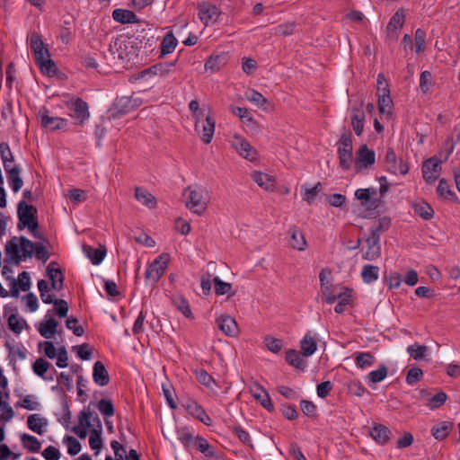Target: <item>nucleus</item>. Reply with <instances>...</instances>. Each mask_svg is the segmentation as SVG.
<instances>
[{
	"mask_svg": "<svg viewBox=\"0 0 460 460\" xmlns=\"http://www.w3.org/2000/svg\"><path fill=\"white\" fill-rule=\"evenodd\" d=\"M30 46L40 72L48 76H55L58 68L54 60L50 58L49 49L45 47L40 34L37 32L31 34Z\"/></svg>",
	"mask_w": 460,
	"mask_h": 460,
	"instance_id": "f257e3e1",
	"label": "nucleus"
},
{
	"mask_svg": "<svg viewBox=\"0 0 460 460\" xmlns=\"http://www.w3.org/2000/svg\"><path fill=\"white\" fill-rule=\"evenodd\" d=\"M17 216L19 219L17 228L19 230H23L25 227H27L29 231L39 228L38 210L33 205L21 200L17 206Z\"/></svg>",
	"mask_w": 460,
	"mask_h": 460,
	"instance_id": "f03ea898",
	"label": "nucleus"
},
{
	"mask_svg": "<svg viewBox=\"0 0 460 460\" xmlns=\"http://www.w3.org/2000/svg\"><path fill=\"white\" fill-rule=\"evenodd\" d=\"M337 145L340 166L343 170L349 171L351 168L353 163L352 137L350 134L346 132L341 134Z\"/></svg>",
	"mask_w": 460,
	"mask_h": 460,
	"instance_id": "7ed1b4c3",
	"label": "nucleus"
},
{
	"mask_svg": "<svg viewBox=\"0 0 460 460\" xmlns=\"http://www.w3.org/2000/svg\"><path fill=\"white\" fill-rule=\"evenodd\" d=\"M377 97L379 113L389 118L392 113V99L388 84L383 74H379L377 77Z\"/></svg>",
	"mask_w": 460,
	"mask_h": 460,
	"instance_id": "20e7f679",
	"label": "nucleus"
},
{
	"mask_svg": "<svg viewBox=\"0 0 460 460\" xmlns=\"http://www.w3.org/2000/svg\"><path fill=\"white\" fill-rule=\"evenodd\" d=\"M230 145L243 158L250 162H255L259 159V154L256 148L241 135L234 134L230 139Z\"/></svg>",
	"mask_w": 460,
	"mask_h": 460,
	"instance_id": "39448f33",
	"label": "nucleus"
},
{
	"mask_svg": "<svg viewBox=\"0 0 460 460\" xmlns=\"http://www.w3.org/2000/svg\"><path fill=\"white\" fill-rule=\"evenodd\" d=\"M19 242L21 243L22 256L24 258H31L34 250L35 257L38 260H41L43 262H46L49 260V253L43 243H33L25 236H20Z\"/></svg>",
	"mask_w": 460,
	"mask_h": 460,
	"instance_id": "423d86ee",
	"label": "nucleus"
},
{
	"mask_svg": "<svg viewBox=\"0 0 460 460\" xmlns=\"http://www.w3.org/2000/svg\"><path fill=\"white\" fill-rule=\"evenodd\" d=\"M69 114L75 119V124L83 126L90 118L89 106L82 98L76 97L67 102Z\"/></svg>",
	"mask_w": 460,
	"mask_h": 460,
	"instance_id": "0eeeda50",
	"label": "nucleus"
},
{
	"mask_svg": "<svg viewBox=\"0 0 460 460\" xmlns=\"http://www.w3.org/2000/svg\"><path fill=\"white\" fill-rule=\"evenodd\" d=\"M170 256L168 253L160 254L152 263H150L146 270V279H151L153 283H157L164 274Z\"/></svg>",
	"mask_w": 460,
	"mask_h": 460,
	"instance_id": "6e6552de",
	"label": "nucleus"
},
{
	"mask_svg": "<svg viewBox=\"0 0 460 460\" xmlns=\"http://www.w3.org/2000/svg\"><path fill=\"white\" fill-rule=\"evenodd\" d=\"M4 316L7 318L9 329L16 334H20L23 328H29L25 319H19L18 308L15 305H5L4 306Z\"/></svg>",
	"mask_w": 460,
	"mask_h": 460,
	"instance_id": "1a4fd4ad",
	"label": "nucleus"
},
{
	"mask_svg": "<svg viewBox=\"0 0 460 460\" xmlns=\"http://www.w3.org/2000/svg\"><path fill=\"white\" fill-rule=\"evenodd\" d=\"M376 163V153L367 147V145H362L357 150L355 167L357 172H361L372 166Z\"/></svg>",
	"mask_w": 460,
	"mask_h": 460,
	"instance_id": "9d476101",
	"label": "nucleus"
},
{
	"mask_svg": "<svg viewBox=\"0 0 460 460\" xmlns=\"http://www.w3.org/2000/svg\"><path fill=\"white\" fill-rule=\"evenodd\" d=\"M217 328L228 337H237L240 334V329L234 317L227 314H221L216 317Z\"/></svg>",
	"mask_w": 460,
	"mask_h": 460,
	"instance_id": "9b49d317",
	"label": "nucleus"
},
{
	"mask_svg": "<svg viewBox=\"0 0 460 460\" xmlns=\"http://www.w3.org/2000/svg\"><path fill=\"white\" fill-rule=\"evenodd\" d=\"M142 104V100L137 97L121 96L117 97L114 102V108L116 110V116L123 115L131 112L137 109Z\"/></svg>",
	"mask_w": 460,
	"mask_h": 460,
	"instance_id": "f8f14e48",
	"label": "nucleus"
},
{
	"mask_svg": "<svg viewBox=\"0 0 460 460\" xmlns=\"http://www.w3.org/2000/svg\"><path fill=\"white\" fill-rule=\"evenodd\" d=\"M362 258L366 261H376L381 256V245L378 236H368L366 239V245L361 249Z\"/></svg>",
	"mask_w": 460,
	"mask_h": 460,
	"instance_id": "ddd939ff",
	"label": "nucleus"
},
{
	"mask_svg": "<svg viewBox=\"0 0 460 460\" xmlns=\"http://www.w3.org/2000/svg\"><path fill=\"white\" fill-rule=\"evenodd\" d=\"M40 124L43 128H49V130H67V119L64 118L49 116V111L46 108H43V110L40 111Z\"/></svg>",
	"mask_w": 460,
	"mask_h": 460,
	"instance_id": "4468645a",
	"label": "nucleus"
},
{
	"mask_svg": "<svg viewBox=\"0 0 460 460\" xmlns=\"http://www.w3.org/2000/svg\"><path fill=\"white\" fill-rule=\"evenodd\" d=\"M441 161L433 156L427 159L422 164V174L428 183H434L438 178L441 171Z\"/></svg>",
	"mask_w": 460,
	"mask_h": 460,
	"instance_id": "2eb2a0df",
	"label": "nucleus"
},
{
	"mask_svg": "<svg viewBox=\"0 0 460 460\" xmlns=\"http://www.w3.org/2000/svg\"><path fill=\"white\" fill-rule=\"evenodd\" d=\"M177 434L179 440L188 450L201 452V437L194 436L193 432L187 427L179 429Z\"/></svg>",
	"mask_w": 460,
	"mask_h": 460,
	"instance_id": "dca6fc26",
	"label": "nucleus"
},
{
	"mask_svg": "<svg viewBox=\"0 0 460 460\" xmlns=\"http://www.w3.org/2000/svg\"><path fill=\"white\" fill-rule=\"evenodd\" d=\"M252 180L261 189L267 191H273L276 187L274 176L261 171H253L251 173Z\"/></svg>",
	"mask_w": 460,
	"mask_h": 460,
	"instance_id": "f3484780",
	"label": "nucleus"
},
{
	"mask_svg": "<svg viewBox=\"0 0 460 460\" xmlns=\"http://www.w3.org/2000/svg\"><path fill=\"white\" fill-rule=\"evenodd\" d=\"M288 245L290 248L302 252L307 247V242L302 231L296 226H292L288 229Z\"/></svg>",
	"mask_w": 460,
	"mask_h": 460,
	"instance_id": "a211bd4d",
	"label": "nucleus"
},
{
	"mask_svg": "<svg viewBox=\"0 0 460 460\" xmlns=\"http://www.w3.org/2000/svg\"><path fill=\"white\" fill-rule=\"evenodd\" d=\"M84 253L91 261L93 265H99L106 256L107 249L104 245L94 248L88 244L82 246Z\"/></svg>",
	"mask_w": 460,
	"mask_h": 460,
	"instance_id": "6ab92c4d",
	"label": "nucleus"
},
{
	"mask_svg": "<svg viewBox=\"0 0 460 460\" xmlns=\"http://www.w3.org/2000/svg\"><path fill=\"white\" fill-rule=\"evenodd\" d=\"M19 238L14 236L11 240H9L5 245V262L12 261L14 264L18 265L22 258H24L19 253V245H18Z\"/></svg>",
	"mask_w": 460,
	"mask_h": 460,
	"instance_id": "aec40b11",
	"label": "nucleus"
},
{
	"mask_svg": "<svg viewBox=\"0 0 460 460\" xmlns=\"http://www.w3.org/2000/svg\"><path fill=\"white\" fill-rule=\"evenodd\" d=\"M369 435L376 443L385 445L390 440L392 432L388 427L376 423L369 430Z\"/></svg>",
	"mask_w": 460,
	"mask_h": 460,
	"instance_id": "412c9836",
	"label": "nucleus"
},
{
	"mask_svg": "<svg viewBox=\"0 0 460 460\" xmlns=\"http://www.w3.org/2000/svg\"><path fill=\"white\" fill-rule=\"evenodd\" d=\"M112 18L115 22L121 24L138 23L141 22L133 11L120 8L115 9L112 12Z\"/></svg>",
	"mask_w": 460,
	"mask_h": 460,
	"instance_id": "4be33fe9",
	"label": "nucleus"
},
{
	"mask_svg": "<svg viewBox=\"0 0 460 460\" xmlns=\"http://www.w3.org/2000/svg\"><path fill=\"white\" fill-rule=\"evenodd\" d=\"M4 169L6 172L7 180H8V182H9V185H10L12 190L14 193L18 192L23 185V181L20 176V174H21L20 166L15 165V168L7 169V167L5 165V166H4Z\"/></svg>",
	"mask_w": 460,
	"mask_h": 460,
	"instance_id": "5701e85b",
	"label": "nucleus"
},
{
	"mask_svg": "<svg viewBox=\"0 0 460 460\" xmlns=\"http://www.w3.org/2000/svg\"><path fill=\"white\" fill-rule=\"evenodd\" d=\"M93 379L100 386H105L110 383L109 373L102 361H96L93 368Z\"/></svg>",
	"mask_w": 460,
	"mask_h": 460,
	"instance_id": "b1692460",
	"label": "nucleus"
},
{
	"mask_svg": "<svg viewBox=\"0 0 460 460\" xmlns=\"http://www.w3.org/2000/svg\"><path fill=\"white\" fill-rule=\"evenodd\" d=\"M228 61L227 55L226 53L216 54L209 57L204 65L206 71L215 73L223 67Z\"/></svg>",
	"mask_w": 460,
	"mask_h": 460,
	"instance_id": "393cba45",
	"label": "nucleus"
},
{
	"mask_svg": "<svg viewBox=\"0 0 460 460\" xmlns=\"http://www.w3.org/2000/svg\"><path fill=\"white\" fill-rule=\"evenodd\" d=\"M301 353L304 357L312 356L317 349V342L315 336L311 332L305 333L300 341Z\"/></svg>",
	"mask_w": 460,
	"mask_h": 460,
	"instance_id": "a878e982",
	"label": "nucleus"
},
{
	"mask_svg": "<svg viewBox=\"0 0 460 460\" xmlns=\"http://www.w3.org/2000/svg\"><path fill=\"white\" fill-rule=\"evenodd\" d=\"M252 396L261 402V404L267 410L271 411L273 405L267 391L260 385L255 384L251 387Z\"/></svg>",
	"mask_w": 460,
	"mask_h": 460,
	"instance_id": "bb28decb",
	"label": "nucleus"
},
{
	"mask_svg": "<svg viewBox=\"0 0 460 460\" xmlns=\"http://www.w3.org/2000/svg\"><path fill=\"white\" fill-rule=\"evenodd\" d=\"M135 198L148 208H155L157 205L155 196L143 187L135 188Z\"/></svg>",
	"mask_w": 460,
	"mask_h": 460,
	"instance_id": "cd10ccee",
	"label": "nucleus"
},
{
	"mask_svg": "<svg viewBox=\"0 0 460 460\" xmlns=\"http://www.w3.org/2000/svg\"><path fill=\"white\" fill-rule=\"evenodd\" d=\"M47 425V419L37 413L30 415L27 419L28 428L39 435H42L45 432V428Z\"/></svg>",
	"mask_w": 460,
	"mask_h": 460,
	"instance_id": "c85d7f7f",
	"label": "nucleus"
},
{
	"mask_svg": "<svg viewBox=\"0 0 460 460\" xmlns=\"http://www.w3.org/2000/svg\"><path fill=\"white\" fill-rule=\"evenodd\" d=\"M221 15L218 8L212 4H203V23L206 26L216 24Z\"/></svg>",
	"mask_w": 460,
	"mask_h": 460,
	"instance_id": "c756f323",
	"label": "nucleus"
},
{
	"mask_svg": "<svg viewBox=\"0 0 460 460\" xmlns=\"http://www.w3.org/2000/svg\"><path fill=\"white\" fill-rule=\"evenodd\" d=\"M365 112L362 109L353 108L351 111V126L357 136L364 130Z\"/></svg>",
	"mask_w": 460,
	"mask_h": 460,
	"instance_id": "7c9ffc66",
	"label": "nucleus"
},
{
	"mask_svg": "<svg viewBox=\"0 0 460 460\" xmlns=\"http://www.w3.org/2000/svg\"><path fill=\"white\" fill-rule=\"evenodd\" d=\"M52 368L53 372L56 374L57 371L52 367L51 364L45 360L44 358H40L38 359L35 360V362L32 364V370L33 372L40 376L41 378L43 379H46V380H52L53 379V376H49L48 377L46 376V373L48 372V370L49 368Z\"/></svg>",
	"mask_w": 460,
	"mask_h": 460,
	"instance_id": "2f4dec72",
	"label": "nucleus"
},
{
	"mask_svg": "<svg viewBox=\"0 0 460 460\" xmlns=\"http://www.w3.org/2000/svg\"><path fill=\"white\" fill-rule=\"evenodd\" d=\"M355 364L358 367L365 369L372 367L376 362L375 356L370 352H355L354 353Z\"/></svg>",
	"mask_w": 460,
	"mask_h": 460,
	"instance_id": "473e14b6",
	"label": "nucleus"
},
{
	"mask_svg": "<svg viewBox=\"0 0 460 460\" xmlns=\"http://www.w3.org/2000/svg\"><path fill=\"white\" fill-rule=\"evenodd\" d=\"M454 424L450 421H441L431 429L432 436L438 440L446 438L453 429Z\"/></svg>",
	"mask_w": 460,
	"mask_h": 460,
	"instance_id": "72a5a7b5",
	"label": "nucleus"
},
{
	"mask_svg": "<svg viewBox=\"0 0 460 460\" xmlns=\"http://www.w3.org/2000/svg\"><path fill=\"white\" fill-rule=\"evenodd\" d=\"M213 283L217 296L227 295L228 297H232L235 295V292L233 290L232 284L221 280L218 276L214 277Z\"/></svg>",
	"mask_w": 460,
	"mask_h": 460,
	"instance_id": "f704fd0d",
	"label": "nucleus"
},
{
	"mask_svg": "<svg viewBox=\"0 0 460 460\" xmlns=\"http://www.w3.org/2000/svg\"><path fill=\"white\" fill-rule=\"evenodd\" d=\"M58 325V322L53 317H50L45 322L40 323L38 331L42 337L50 339L56 333Z\"/></svg>",
	"mask_w": 460,
	"mask_h": 460,
	"instance_id": "c9c22d12",
	"label": "nucleus"
},
{
	"mask_svg": "<svg viewBox=\"0 0 460 460\" xmlns=\"http://www.w3.org/2000/svg\"><path fill=\"white\" fill-rule=\"evenodd\" d=\"M405 22V13L403 9H398L396 13L392 16L388 24H387V31L393 32L400 30Z\"/></svg>",
	"mask_w": 460,
	"mask_h": 460,
	"instance_id": "e433bc0d",
	"label": "nucleus"
},
{
	"mask_svg": "<svg viewBox=\"0 0 460 460\" xmlns=\"http://www.w3.org/2000/svg\"><path fill=\"white\" fill-rule=\"evenodd\" d=\"M21 441L22 447L26 448L29 452L38 453L40 450L41 443L40 441L34 436L30 434H22Z\"/></svg>",
	"mask_w": 460,
	"mask_h": 460,
	"instance_id": "4c0bfd02",
	"label": "nucleus"
},
{
	"mask_svg": "<svg viewBox=\"0 0 460 460\" xmlns=\"http://www.w3.org/2000/svg\"><path fill=\"white\" fill-rule=\"evenodd\" d=\"M172 303L185 317L193 318L192 312L186 298L179 295L173 296Z\"/></svg>",
	"mask_w": 460,
	"mask_h": 460,
	"instance_id": "58836bf2",
	"label": "nucleus"
},
{
	"mask_svg": "<svg viewBox=\"0 0 460 460\" xmlns=\"http://www.w3.org/2000/svg\"><path fill=\"white\" fill-rule=\"evenodd\" d=\"M379 268L374 265H365L361 270V278L367 284H371L378 279Z\"/></svg>",
	"mask_w": 460,
	"mask_h": 460,
	"instance_id": "ea45409f",
	"label": "nucleus"
},
{
	"mask_svg": "<svg viewBox=\"0 0 460 460\" xmlns=\"http://www.w3.org/2000/svg\"><path fill=\"white\" fill-rule=\"evenodd\" d=\"M287 362L298 369H304L305 367V361L301 357L300 353L296 349H288L286 352Z\"/></svg>",
	"mask_w": 460,
	"mask_h": 460,
	"instance_id": "a19ab883",
	"label": "nucleus"
},
{
	"mask_svg": "<svg viewBox=\"0 0 460 460\" xmlns=\"http://www.w3.org/2000/svg\"><path fill=\"white\" fill-rule=\"evenodd\" d=\"M203 460H226L221 450H217L203 440Z\"/></svg>",
	"mask_w": 460,
	"mask_h": 460,
	"instance_id": "79ce46f5",
	"label": "nucleus"
},
{
	"mask_svg": "<svg viewBox=\"0 0 460 460\" xmlns=\"http://www.w3.org/2000/svg\"><path fill=\"white\" fill-rule=\"evenodd\" d=\"M74 22L75 21L72 16L64 18L63 20V24L60 29V39L65 44H67L71 40Z\"/></svg>",
	"mask_w": 460,
	"mask_h": 460,
	"instance_id": "37998d69",
	"label": "nucleus"
},
{
	"mask_svg": "<svg viewBox=\"0 0 460 460\" xmlns=\"http://www.w3.org/2000/svg\"><path fill=\"white\" fill-rule=\"evenodd\" d=\"M414 212L423 219H430L433 217L434 210L429 204L425 201H420L413 205Z\"/></svg>",
	"mask_w": 460,
	"mask_h": 460,
	"instance_id": "c03bdc74",
	"label": "nucleus"
},
{
	"mask_svg": "<svg viewBox=\"0 0 460 460\" xmlns=\"http://www.w3.org/2000/svg\"><path fill=\"white\" fill-rule=\"evenodd\" d=\"M216 128V120L210 116L206 117V125H203V144L212 141Z\"/></svg>",
	"mask_w": 460,
	"mask_h": 460,
	"instance_id": "a18cd8bd",
	"label": "nucleus"
},
{
	"mask_svg": "<svg viewBox=\"0 0 460 460\" xmlns=\"http://www.w3.org/2000/svg\"><path fill=\"white\" fill-rule=\"evenodd\" d=\"M177 46V40L172 32H168L161 43V53L166 55L173 52Z\"/></svg>",
	"mask_w": 460,
	"mask_h": 460,
	"instance_id": "49530a36",
	"label": "nucleus"
},
{
	"mask_svg": "<svg viewBox=\"0 0 460 460\" xmlns=\"http://www.w3.org/2000/svg\"><path fill=\"white\" fill-rule=\"evenodd\" d=\"M244 95L247 101L258 107H263L265 104L269 103L268 100L261 93L253 89L247 90Z\"/></svg>",
	"mask_w": 460,
	"mask_h": 460,
	"instance_id": "de8ad7c7",
	"label": "nucleus"
},
{
	"mask_svg": "<svg viewBox=\"0 0 460 460\" xmlns=\"http://www.w3.org/2000/svg\"><path fill=\"white\" fill-rule=\"evenodd\" d=\"M182 406L193 418L201 420V406L194 400L187 399L182 402Z\"/></svg>",
	"mask_w": 460,
	"mask_h": 460,
	"instance_id": "09e8293b",
	"label": "nucleus"
},
{
	"mask_svg": "<svg viewBox=\"0 0 460 460\" xmlns=\"http://www.w3.org/2000/svg\"><path fill=\"white\" fill-rule=\"evenodd\" d=\"M203 386L208 390L211 397L216 398L218 395V390L220 389L218 384L205 371H203Z\"/></svg>",
	"mask_w": 460,
	"mask_h": 460,
	"instance_id": "8fccbe9b",
	"label": "nucleus"
},
{
	"mask_svg": "<svg viewBox=\"0 0 460 460\" xmlns=\"http://www.w3.org/2000/svg\"><path fill=\"white\" fill-rule=\"evenodd\" d=\"M263 341L268 350L274 354H279L283 349V341L281 339L267 335L264 337Z\"/></svg>",
	"mask_w": 460,
	"mask_h": 460,
	"instance_id": "3c124183",
	"label": "nucleus"
},
{
	"mask_svg": "<svg viewBox=\"0 0 460 460\" xmlns=\"http://www.w3.org/2000/svg\"><path fill=\"white\" fill-rule=\"evenodd\" d=\"M15 407H22L29 411L39 410L40 403L36 400L35 395L29 394L23 397L22 401L15 403Z\"/></svg>",
	"mask_w": 460,
	"mask_h": 460,
	"instance_id": "603ef678",
	"label": "nucleus"
},
{
	"mask_svg": "<svg viewBox=\"0 0 460 460\" xmlns=\"http://www.w3.org/2000/svg\"><path fill=\"white\" fill-rule=\"evenodd\" d=\"M332 271L328 269H323L319 274L321 290L327 292L329 289L338 288L339 286H333L331 282Z\"/></svg>",
	"mask_w": 460,
	"mask_h": 460,
	"instance_id": "864d4df0",
	"label": "nucleus"
},
{
	"mask_svg": "<svg viewBox=\"0 0 460 460\" xmlns=\"http://www.w3.org/2000/svg\"><path fill=\"white\" fill-rule=\"evenodd\" d=\"M390 226V219L387 217L380 218L376 223H375L370 228V236H378L380 239V235L382 233L385 232Z\"/></svg>",
	"mask_w": 460,
	"mask_h": 460,
	"instance_id": "5fc2aeb1",
	"label": "nucleus"
},
{
	"mask_svg": "<svg viewBox=\"0 0 460 460\" xmlns=\"http://www.w3.org/2000/svg\"><path fill=\"white\" fill-rule=\"evenodd\" d=\"M97 408L105 418H110L114 415L115 409L110 399H101L97 403Z\"/></svg>",
	"mask_w": 460,
	"mask_h": 460,
	"instance_id": "6e6d98bb",
	"label": "nucleus"
},
{
	"mask_svg": "<svg viewBox=\"0 0 460 460\" xmlns=\"http://www.w3.org/2000/svg\"><path fill=\"white\" fill-rule=\"evenodd\" d=\"M387 367L384 364H381L377 369L372 370L368 373L367 378L371 383H379L387 376Z\"/></svg>",
	"mask_w": 460,
	"mask_h": 460,
	"instance_id": "4d7b16f0",
	"label": "nucleus"
},
{
	"mask_svg": "<svg viewBox=\"0 0 460 460\" xmlns=\"http://www.w3.org/2000/svg\"><path fill=\"white\" fill-rule=\"evenodd\" d=\"M186 207L192 210L194 213L200 215L201 210L199 208L200 196L196 191H190L188 199L185 201Z\"/></svg>",
	"mask_w": 460,
	"mask_h": 460,
	"instance_id": "13d9d810",
	"label": "nucleus"
},
{
	"mask_svg": "<svg viewBox=\"0 0 460 460\" xmlns=\"http://www.w3.org/2000/svg\"><path fill=\"white\" fill-rule=\"evenodd\" d=\"M102 430L100 429H92L90 431L89 445L93 450L99 451L102 447Z\"/></svg>",
	"mask_w": 460,
	"mask_h": 460,
	"instance_id": "bf43d9fd",
	"label": "nucleus"
},
{
	"mask_svg": "<svg viewBox=\"0 0 460 460\" xmlns=\"http://www.w3.org/2000/svg\"><path fill=\"white\" fill-rule=\"evenodd\" d=\"M428 350L429 348L427 346L420 345L418 343H414L407 348V352L415 360L422 358L426 355Z\"/></svg>",
	"mask_w": 460,
	"mask_h": 460,
	"instance_id": "052dcab7",
	"label": "nucleus"
},
{
	"mask_svg": "<svg viewBox=\"0 0 460 460\" xmlns=\"http://www.w3.org/2000/svg\"><path fill=\"white\" fill-rule=\"evenodd\" d=\"M376 193L375 189H358L355 192V197L360 200L364 206L368 205L370 199Z\"/></svg>",
	"mask_w": 460,
	"mask_h": 460,
	"instance_id": "680f3d73",
	"label": "nucleus"
},
{
	"mask_svg": "<svg viewBox=\"0 0 460 460\" xmlns=\"http://www.w3.org/2000/svg\"><path fill=\"white\" fill-rule=\"evenodd\" d=\"M162 390H163V394H164V397L166 399V402H167L168 405L172 409H176L177 408V404H176V402L174 401L175 391L172 388V386L169 383L163 384L162 385Z\"/></svg>",
	"mask_w": 460,
	"mask_h": 460,
	"instance_id": "e2e57ef3",
	"label": "nucleus"
},
{
	"mask_svg": "<svg viewBox=\"0 0 460 460\" xmlns=\"http://www.w3.org/2000/svg\"><path fill=\"white\" fill-rule=\"evenodd\" d=\"M0 156L4 166L6 165V162H14L13 155L7 142L0 143Z\"/></svg>",
	"mask_w": 460,
	"mask_h": 460,
	"instance_id": "0e129e2a",
	"label": "nucleus"
},
{
	"mask_svg": "<svg viewBox=\"0 0 460 460\" xmlns=\"http://www.w3.org/2000/svg\"><path fill=\"white\" fill-rule=\"evenodd\" d=\"M438 192L439 193L440 196L451 200L456 198L455 192L451 190L448 182L444 179H441L439 181L438 186Z\"/></svg>",
	"mask_w": 460,
	"mask_h": 460,
	"instance_id": "69168bd1",
	"label": "nucleus"
},
{
	"mask_svg": "<svg viewBox=\"0 0 460 460\" xmlns=\"http://www.w3.org/2000/svg\"><path fill=\"white\" fill-rule=\"evenodd\" d=\"M65 442L67 445V453L71 456L77 455L81 450L80 442L74 437L66 436L65 438Z\"/></svg>",
	"mask_w": 460,
	"mask_h": 460,
	"instance_id": "338daca9",
	"label": "nucleus"
},
{
	"mask_svg": "<svg viewBox=\"0 0 460 460\" xmlns=\"http://www.w3.org/2000/svg\"><path fill=\"white\" fill-rule=\"evenodd\" d=\"M92 417L93 412L90 411V408L84 409L83 411H80L78 415V426L90 429L92 427Z\"/></svg>",
	"mask_w": 460,
	"mask_h": 460,
	"instance_id": "774afa93",
	"label": "nucleus"
}]
</instances>
